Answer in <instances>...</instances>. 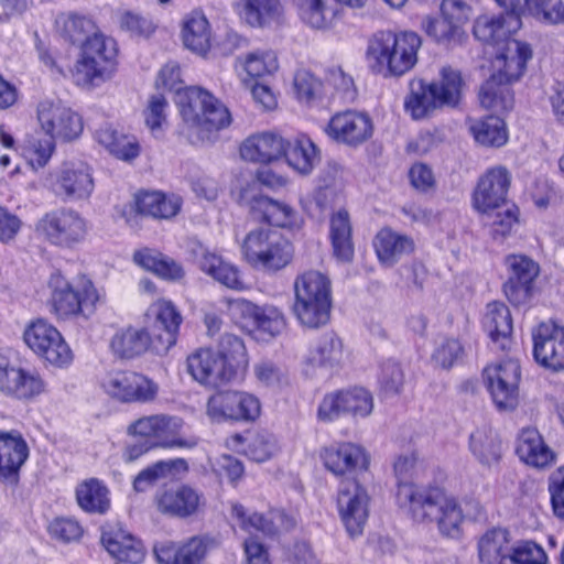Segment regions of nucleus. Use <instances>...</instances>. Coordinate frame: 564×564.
<instances>
[{
	"label": "nucleus",
	"mask_w": 564,
	"mask_h": 564,
	"mask_svg": "<svg viewBox=\"0 0 564 564\" xmlns=\"http://www.w3.org/2000/svg\"><path fill=\"white\" fill-rule=\"evenodd\" d=\"M133 260L141 268L152 271L165 280L177 281L184 276V270L181 264L155 250H139L133 254Z\"/></svg>",
	"instance_id": "obj_51"
},
{
	"label": "nucleus",
	"mask_w": 564,
	"mask_h": 564,
	"mask_svg": "<svg viewBox=\"0 0 564 564\" xmlns=\"http://www.w3.org/2000/svg\"><path fill=\"white\" fill-rule=\"evenodd\" d=\"M231 516L239 528L249 533H262L273 535L280 527L289 529L291 524L284 523V516L279 511H272L268 516L258 512H248L240 503H232Z\"/></svg>",
	"instance_id": "obj_41"
},
{
	"label": "nucleus",
	"mask_w": 564,
	"mask_h": 564,
	"mask_svg": "<svg viewBox=\"0 0 564 564\" xmlns=\"http://www.w3.org/2000/svg\"><path fill=\"white\" fill-rule=\"evenodd\" d=\"M240 252L242 260L253 270L275 274L292 263L295 248L280 231L257 228L245 236Z\"/></svg>",
	"instance_id": "obj_5"
},
{
	"label": "nucleus",
	"mask_w": 564,
	"mask_h": 564,
	"mask_svg": "<svg viewBox=\"0 0 564 564\" xmlns=\"http://www.w3.org/2000/svg\"><path fill=\"white\" fill-rule=\"evenodd\" d=\"M109 347L117 358L133 359L148 349L153 351V337L145 328L128 326L113 334Z\"/></svg>",
	"instance_id": "obj_40"
},
{
	"label": "nucleus",
	"mask_w": 564,
	"mask_h": 564,
	"mask_svg": "<svg viewBox=\"0 0 564 564\" xmlns=\"http://www.w3.org/2000/svg\"><path fill=\"white\" fill-rule=\"evenodd\" d=\"M379 391L384 397L401 393L405 375L402 365L394 359H387L380 364L378 372Z\"/></svg>",
	"instance_id": "obj_60"
},
{
	"label": "nucleus",
	"mask_w": 564,
	"mask_h": 564,
	"mask_svg": "<svg viewBox=\"0 0 564 564\" xmlns=\"http://www.w3.org/2000/svg\"><path fill=\"white\" fill-rule=\"evenodd\" d=\"M39 239L63 249H73L85 241L87 219L73 208H57L44 214L35 224Z\"/></svg>",
	"instance_id": "obj_12"
},
{
	"label": "nucleus",
	"mask_w": 564,
	"mask_h": 564,
	"mask_svg": "<svg viewBox=\"0 0 564 564\" xmlns=\"http://www.w3.org/2000/svg\"><path fill=\"white\" fill-rule=\"evenodd\" d=\"M251 208L259 213L264 221L275 227L294 229L302 225V218L293 207L268 196L254 198Z\"/></svg>",
	"instance_id": "obj_44"
},
{
	"label": "nucleus",
	"mask_w": 564,
	"mask_h": 564,
	"mask_svg": "<svg viewBox=\"0 0 564 564\" xmlns=\"http://www.w3.org/2000/svg\"><path fill=\"white\" fill-rule=\"evenodd\" d=\"M486 55H494V74L487 79L479 93L480 105L489 110L506 112L513 108L514 98L510 85L524 73L532 57L529 44L517 37H484Z\"/></svg>",
	"instance_id": "obj_2"
},
{
	"label": "nucleus",
	"mask_w": 564,
	"mask_h": 564,
	"mask_svg": "<svg viewBox=\"0 0 564 564\" xmlns=\"http://www.w3.org/2000/svg\"><path fill=\"white\" fill-rule=\"evenodd\" d=\"M505 9L499 14L484 13L473 23V35H516L522 26L523 0H496Z\"/></svg>",
	"instance_id": "obj_29"
},
{
	"label": "nucleus",
	"mask_w": 564,
	"mask_h": 564,
	"mask_svg": "<svg viewBox=\"0 0 564 564\" xmlns=\"http://www.w3.org/2000/svg\"><path fill=\"white\" fill-rule=\"evenodd\" d=\"M516 453L521 462L539 469L550 467L556 460V454L534 427H525L520 431Z\"/></svg>",
	"instance_id": "obj_35"
},
{
	"label": "nucleus",
	"mask_w": 564,
	"mask_h": 564,
	"mask_svg": "<svg viewBox=\"0 0 564 564\" xmlns=\"http://www.w3.org/2000/svg\"><path fill=\"white\" fill-rule=\"evenodd\" d=\"M373 410V397L362 387H352L326 394L319 406L318 417L322 421L332 422L343 415L355 419H364Z\"/></svg>",
	"instance_id": "obj_20"
},
{
	"label": "nucleus",
	"mask_w": 564,
	"mask_h": 564,
	"mask_svg": "<svg viewBox=\"0 0 564 564\" xmlns=\"http://www.w3.org/2000/svg\"><path fill=\"white\" fill-rule=\"evenodd\" d=\"M373 248L379 261L391 267L414 250V241L409 236L382 228L375 237Z\"/></svg>",
	"instance_id": "obj_42"
},
{
	"label": "nucleus",
	"mask_w": 564,
	"mask_h": 564,
	"mask_svg": "<svg viewBox=\"0 0 564 564\" xmlns=\"http://www.w3.org/2000/svg\"><path fill=\"white\" fill-rule=\"evenodd\" d=\"M468 129L475 141L484 147L500 148L508 141L505 121L497 116L468 119Z\"/></svg>",
	"instance_id": "obj_50"
},
{
	"label": "nucleus",
	"mask_w": 564,
	"mask_h": 564,
	"mask_svg": "<svg viewBox=\"0 0 564 564\" xmlns=\"http://www.w3.org/2000/svg\"><path fill=\"white\" fill-rule=\"evenodd\" d=\"M482 326L492 341L506 348L512 333V318L509 307L499 301L488 303L482 317Z\"/></svg>",
	"instance_id": "obj_45"
},
{
	"label": "nucleus",
	"mask_w": 564,
	"mask_h": 564,
	"mask_svg": "<svg viewBox=\"0 0 564 564\" xmlns=\"http://www.w3.org/2000/svg\"><path fill=\"white\" fill-rule=\"evenodd\" d=\"M288 164L301 174H308L318 162V151L313 141L305 134H300L292 141H285L283 153Z\"/></svg>",
	"instance_id": "obj_49"
},
{
	"label": "nucleus",
	"mask_w": 564,
	"mask_h": 564,
	"mask_svg": "<svg viewBox=\"0 0 564 564\" xmlns=\"http://www.w3.org/2000/svg\"><path fill=\"white\" fill-rule=\"evenodd\" d=\"M94 140L110 155L123 162H132L141 153V144L135 135L119 131L110 123L97 128Z\"/></svg>",
	"instance_id": "obj_36"
},
{
	"label": "nucleus",
	"mask_w": 564,
	"mask_h": 564,
	"mask_svg": "<svg viewBox=\"0 0 564 564\" xmlns=\"http://www.w3.org/2000/svg\"><path fill=\"white\" fill-rule=\"evenodd\" d=\"M321 457L325 468L337 477L366 471L370 465L368 452L351 442L325 447Z\"/></svg>",
	"instance_id": "obj_28"
},
{
	"label": "nucleus",
	"mask_w": 564,
	"mask_h": 564,
	"mask_svg": "<svg viewBox=\"0 0 564 564\" xmlns=\"http://www.w3.org/2000/svg\"><path fill=\"white\" fill-rule=\"evenodd\" d=\"M300 19L316 30L326 29L337 15V9L327 0H293Z\"/></svg>",
	"instance_id": "obj_54"
},
{
	"label": "nucleus",
	"mask_w": 564,
	"mask_h": 564,
	"mask_svg": "<svg viewBox=\"0 0 564 564\" xmlns=\"http://www.w3.org/2000/svg\"><path fill=\"white\" fill-rule=\"evenodd\" d=\"M394 474L398 479L397 502L399 503V492L402 487L409 486L416 489L420 494H426L430 488L419 487L412 482L421 469V463L414 452L400 455L394 463Z\"/></svg>",
	"instance_id": "obj_62"
},
{
	"label": "nucleus",
	"mask_w": 564,
	"mask_h": 564,
	"mask_svg": "<svg viewBox=\"0 0 564 564\" xmlns=\"http://www.w3.org/2000/svg\"><path fill=\"white\" fill-rule=\"evenodd\" d=\"M285 140L276 132L262 131L249 135L239 148L240 156L248 162L269 164L283 156Z\"/></svg>",
	"instance_id": "obj_34"
},
{
	"label": "nucleus",
	"mask_w": 564,
	"mask_h": 564,
	"mask_svg": "<svg viewBox=\"0 0 564 564\" xmlns=\"http://www.w3.org/2000/svg\"><path fill=\"white\" fill-rule=\"evenodd\" d=\"M48 289L50 304L59 318L84 314L85 311L91 313L104 299V292L87 276L69 282L59 272H54L48 279Z\"/></svg>",
	"instance_id": "obj_10"
},
{
	"label": "nucleus",
	"mask_w": 564,
	"mask_h": 564,
	"mask_svg": "<svg viewBox=\"0 0 564 564\" xmlns=\"http://www.w3.org/2000/svg\"><path fill=\"white\" fill-rule=\"evenodd\" d=\"M399 506L406 509L416 521H433L438 523L440 531L451 538L460 533L463 513L452 496L438 487H431L426 494L404 486L399 492Z\"/></svg>",
	"instance_id": "obj_4"
},
{
	"label": "nucleus",
	"mask_w": 564,
	"mask_h": 564,
	"mask_svg": "<svg viewBox=\"0 0 564 564\" xmlns=\"http://www.w3.org/2000/svg\"><path fill=\"white\" fill-rule=\"evenodd\" d=\"M544 550L534 542H522L501 558L500 564H546Z\"/></svg>",
	"instance_id": "obj_63"
},
{
	"label": "nucleus",
	"mask_w": 564,
	"mask_h": 564,
	"mask_svg": "<svg viewBox=\"0 0 564 564\" xmlns=\"http://www.w3.org/2000/svg\"><path fill=\"white\" fill-rule=\"evenodd\" d=\"M509 539L508 532L501 529H494L486 532L478 542L479 558L482 563L494 564L501 562L503 556H508Z\"/></svg>",
	"instance_id": "obj_58"
},
{
	"label": "nucleus",
	"mask_w": 564,
	"mask_h": 564,
	"mask_svg": "<svg viewBox=\"0 0 564 564\" xmlns=\"http://www.w3.org/2000/svg\"><path fill=\"white\" fill-rule=\"evenodd\" d=\"M370 496L357 480L341 481L337 491L339 519L351 539L364 533L369 517Z\"/></svg>",
	"instance_id": "obj_19"
},
{
	"label": "nucleus",
	"mask_w": 564,
	"mask_h": 564,
	"mask_svg": "<svg viewBox=\"0 0 564 564\" xmlns=\"http://www.w3.org/2000/svg\"><path fill=\"white\" fill-rule=\"evenodd\" d=\"M469 449L482 466L491 467L501 458V442L497 433L487 426L479 427L470 434Z\"/></svg>",
	"instance_id": "obj_48"
},
{
	"label": "nucleus",
	"mask_w": 564,
	"mask_h": 564,
	"mask_svg": "<svg viewBox=\"0 0 564 564\" xmlns=\"http://www.w3.org/2000/svg\"><path fill=\"white\" fill-rule=\"evenodd\" d=\"M55 140L47 134L34 133L28 135L20 145L21 156L33 169H43L55 152Z\"/></svg>",
	"instance_id": "obj_52"
},
{
	"label": "nucleus",
	"mask_w": 564,
	"mask_h": 564,
	"mask_svg": "<svg viewBox=\"0 0 564 564\" xmlns=\"http://www.w3.org/2000/svg\"><path fill=\"white\" fill-rule=\"evenodd\" d=\"M192 254L198 268L215 281L232 290L245 289L240 271L231 262L224 260L219 254L210 251L202 243L193 247Z\"/></svg>",
	"instance_id": "obj_33"
},
{
	"label": "nucleus",
	"mask_w": 564,
	"mask_h": 564,
	"mask_svg": "<svg viewBox=\"0 0 564 564\" xmlns=\"http://www.w3.org/2000/svg\"><path fill=\"white\" fill-rule=\"evenodd\" d=\"M510 276L503 290L509 301L516 305L527 302L532 294V284L539 274V265L522 254H512L506 259Z\"/></svg>",
	"instance_id": "obj_30"
},
{
	"label": "nucleus",
	"mask_w": 564,
	"mask_h": 564,
	"mask_svg": "<svg viewBox=\"0 0 564 564\" xmlns=\"http://www.w3.org/2000/svg\"><path fill=\"white\" fill-rule=\"evenodd\" d=\"M330 310L332 288L326 275L310 270L296 276L292 313L301 326L312 329L324 326Z\"/></svg>",
	"instance_id": "obj_7"
},
{
	"label": "nucleus",
	"mask_w": 564,
	"mask_h": 564,
	"mask_svg": "<svg viewBox=\"0 0 564 564\" xmlns=\"http://www.w3.org/2000/svg\"><path fill=\"white\" fill-rule=\"evenodd\" d=\"M325 132L338 143L358 147L371 138L373 124L366 112L346 110L330 118Z\"/></svg>",
	"instance_id": "obj_25"
},
{
	"label": "nucleus",
	"mask_w": 564,
	"mask_h": 564,
	"mask_svg": "<svg viewBox=\"0 0 564 564\" xmlns=\"http://www.w3.org/2000/svg\"><path fill=\"white\" fill-rule=\"evenodd\" d=\"M249 366L243 340L234 334H224L217 350L202 348L187 357V370L198 383L219 388L241 378Z\"/></svg>",
	"instance_id": "obj_3"
},
{
	"label": "nucleus",
	"mask_w": 564,
	"mask_h": 564,
	"mask_svg": "<svg viewBox=\"0 0 564 564\" xmlns=\"http://www.w3.org/2000/svg\"><path fill=\"white\" fill-rule=\"evenodd\" d=\"M484 380L491 399L499 410H513L519 402L521 370L518 360L509 358L488 365Z\"/></svg>",
	"instance_id": "obj_18"
},
{
	"label": "nucleus",
	"mask_w": 564,
	"mask_h": 564,
	"mask_svg": "<svg viewBox=\"0 0 564 564\" xmlns=\"http://www.w3.org/2000/svg\"><path fill=\"white\" fill-rule=\"evenodd\" d=\"M330 239L334 254L341 261H349L354 254L351 226L348 213L338 210L330 218Z\"/></svg>",
	"instance_id": "obj_53"
},
{
	"label": "nucleus",
	"mask_w": 564,
	"mask_h": 564,
	"mask_svg": "<svg viewBox=\"0 0 564 564\" xmlns=\"http://www.w3.org/2000/svg\"><path fill=\"white\" fill-rule=\"evenodd\" d=\"M217 545L214 536L196 535L183 543L159 542L154 545V554L160 564H202Z\"/></svg>",
	"instance_id": "obj_23"
},
{
	"label": "nucleus",
	"mask_w": 564,
	"mask_h": 564,
	"mask_svg": "<svg viewBox=\"0 0 564 564\" xmlns=\"http://www.w3.org/2000/svg\"><path fill=\"white\" fill-rule=\"evenodd\" d=\"M473 9L463 0L440 3V15H424L420 20L426 35H465Z\"/></svg>",
	"instance_id": "obj_24"
},
{
	"label": "nucleus",
	"mask_w": 564,
	"mask_h": 564,
	"mask_svg": "<svg viewBox=\"0 0 564 564\" xmlns=\"http://www.w3.org/2000/svg\"><path fill=\"white\" fill-rule=\"evenodd\" d=\"M438 82L431 84L423 79L410 82L404 109L413 119H423L438 108L458 105L463 86L460 73L452 67H443Z\"/></svg>",
	"instance_id": "obj_6"
},
{
	"label": "nucleus",
	"mask_w": 564,
	"mask_h": 564,
	"mask_svg": "<svg viewBox=\"0 0 564 564\" xmlns=\"http://www.w3.org/2000/svg\"><path fill=\"white\" fill-rule=\"evenodd\" d=\"M101 543L119 562L139 564L145 555L142 542L122 528L105 530L101 534Z\"/></svg>",
	"instance_id": "obj_38"
},
{
	"label": "nucleus",
	"mask_w": 564,
	"mask_h": 564,
	"mask_svg": "<svg viewBox=\"0 0 564 564\" xmlns=\"http://www.w3.org/2000/svg\"><path fill=\"white\" fill-rule=\"evenodd\" d=\"M45 184L62 202H82L95 191L93 167L82 161H66L48 173Z\"/></svg>",
	"instance_id": "obj_14"
},
{
	"label": "nucleus",
	"mask_w": 564,
	"mask_h": 564,
	"mask_svg": "<svg viewBox=\"0 0 564 564\" xmlns=\"http://www.w3.org/2000/svg\"><path fill=\"white\" fill-rule=\"evenodd\" d=\"M511 182L510 172L501 165L488 169L478 180L473 192V206L482 214L501 209L507 203Z\"/></svg>",
	"instance_id": "obj_22"
},
{
	"label": "nucleus",
	"mask_w": 564,
	"mask_h": 564,
	"mask_svg": "<svg viewBox=\"0 0 564 564\" xmlns=\"http://www.w3.org/2000/svg\"><path fill=\"white\" fill-rule=\"evenodd\" d=\"M279 66L278 55L273 50H254L235 61V70L243 86H250L257 78L274 75Z\"/></svg>",
	"instance_id": "obj_37"
},
{
	"label": "nucleus",
	"mask_w": 564,
	"mask_h": 564,
	"mask_svg": "<svg viewBox=\"0 0 564 564\" xmlns=\"http://www.w3.org/2000/svg\"><path fill=\"white\" fill-rule=\"evenodd\" d=\"M37 121L42 131L54 140L72 141L84 129L82 117L61 101H41L37 106Z\"/></svg>",
	"instance_id": "obj_21"
},
{
	"label": "nucleus",
	"mask_w": 564,
	"mask_h": 564,
	"mask_svg": "<svg viewBox=\"0 0 564 564\" xmlns=\"http://www.w3.org/2000/svg\"><path fill=\"white\" fill-rule=\"evenodd\" d=\"M154 316L152 325L153 352L165 355L176 344L183 317L176 306L169 300H158L149 307Z\"/></svg>",
	"instance_id": "obj_27"
},
{
	"label": "nucleus",
	"mask_w": 564,
	"mask_h": 564,
	"mask_svg": "<svg viewBox=\"0 0 564 564\" xmlns=\"http://www.w3.org/2000/svg\"><path fill=\"white\" fill-rule=\"evenodd\" d=\"M293 86L296 98L301 104L314 107L323 99L324 85L308 70H297L294 76Z\"/></svg>",
	"instance_id": "obj_59"
},
{
	"label": "nucleus",
	"mask_w": 564,
	"mask_h": 564,
	"mask_svg": "<svg viewBox=\"0 0 564 564\" xmlns=\"http://www.w3.org/2000/svg\"><path fill=\"white\" fill-rule=\"evenodd\" d=\"M117 55L118 44L115 37H86L70 69L74 83L83 88L101 86L112 77Z\"/></svg>",
	"instance_id": "obj_9"
},
{
	"label": "nucleus",
	"mask_w": 564,
	"mask_h": 564,
	"mask_svg": "<svg viewBox=\"0 0 564 564\" xmlns=\"http://www.w3.org/2000/svg\"><path fill=\"white\" fill-rule=\"evenodd\" d=\"M181 207L182 198L176 194L145 192L137 196L138 212L153 218H172L180 213Z\"/></svg>",
	"instance_id": "obj_46"
},
{
	"label": "nucleus",
	"mask_w": 564,
	"mask_h": 564,
	"mask_svg": "<svg viewBox=\"0 0 564 564\" xmlns=\"http://www.w3.org/2000/svg\"><path fill=\"white\" fill-rule=\"evenodd\" d=\"M155 85L158 89L175 91V104L184 121L183 133L192 143L210 140L215 132L230 124L228 108L213 94L196 86L182 87L176 63L161 68Z\"/></svg>",
	"instance_id": "obj_1"
},
{
	"label": "nucleus",
	"mask_w": 564,
	"mask_h": 564,
	"mask_svg": "<svg viewBox=\"0 0 564 564\" xmlns=\"http://www.w3.org/2000/svg\"><path fill=\"white\" fill-rule=\"evenodd\" d=\"M47 382L33 367L0 362V394L22 403H31L46 393Z\"/></svg>",
	"instance_id": "obj_17"
},
{
	"label": "nucleus",
	"mask_w": 564,
	"mask_h": 564,
	"mask_svg": "<svg viewBox=\"0 0 564 564\" xmlns=\"http://www.w3.org/2000/svg\"><path fill=\"white\" fill-rule=\"evenodd\" d=\"M184 422L176 416L164 414L149 415L135 420L128 426V434L142 437L153 447L193 448L197 445L195 436H183Z\"/></svg>",
	"instance_id": "obj_13"
},
{
	"label": "nucleus",
	"mask_w": 564,
	"mask_h": 564,
	"mask_svg": "<svg viewBox=\"0 0 564 564\" xmlns=\"http://www.w3.org/2000/svg\"><path fill=\"white\" fill-rule=\"evenodd\" d=\"M184 46L194 54L203 57L229 55L234 45L229 37H182Z\"/></svg>",
	"instance_id": "obj_61"
},
{
	"label": "nucleus",
	"mask_w": 564,
	"mask_h": 564,
	"mask_svg": "<svg viewBox=\"0 0 564 564\" xmlns=\"http://www.w3.org/2000/svg\"><path fill=\"white\" fill-rule=\"evenodd\" d=\"M421 37H372L366 51L368 68L383 78L401 77L417 62Z\"/></svg>",
	"instance_id": "obj_8"
},
{
	"label": "nucleus",
	"mask_w": 564,
	"mask_h": 564,
	"mask_svg": "<svg viewBox=\"0 0 564 564\" xmlns=\"http://www.w3.org/2000/svg\"><path fill=\"white\" fill-rule=\"evenodd\" d=\"M228 312L235 323L259 340L273 339L286 328V317L274 304L258 305L239 297L228 302Z\"/></svg>",
	"instance_id": "obj_11"
},
{
	"label": "nucleus",
	"mask_w": 564,
	"mask_h": 564,
	"mask_svg": "<svg viewBox=\"0 0 564 564\" xmlns=\"http://www.w3.org/2000/svg\"><path fill=\"white\" fill-rule=\"evenodd\" d=\"M235 421L253 422L261 413L260 400L252 393L232 390Z\"/></svg>",
	"instance_id": "obj_64"
},
{
	"label": "nucleus",
	"mask_w": 564,
	"mask_h": 564,
	"mask_svg": "<svg viewBox=\"0 0 564 564\" xmlns=\"http://www.w3.org/2000/svg\"><path fill=\"white\" fill-rule=\"evenodd\" d=\"M28 347L41 359L56 368H67L74 354L59 330L44 319H36L24 330Z\"/></svg>",
	"instance_id": "obj_15"
},
{
	"label": "nucleus",
	"mask_w": 564,
	"mask_h": 564,
	"mask_svg": "<svg viewBox=\"0 0 564 564\" xmlns=\"http://www.w3.org/2000/svg\"><path fill=\"white\" fill-rule=\"evenodd\" d=\"M101 389L121 403H150L159 394L160 386L153 379L130 370H111L101 379Z\"/></svg>",
	"instance_id": "obj_16"
},
{
	"label": "nucleus",
	"mask_w": 564,
	"mask_h": 564,
	"mask_svg": "<svg viewBox=\"0 0 564 564\" xmlns=\"http://www.w3.org/2000/svg\"><path fill=\"white\" fill-rule=\"evenodd\" d=\"M282 6L280 0H245L243 19L253 28H261L271 20L280 18Z\"/></svg>",
	"instance_id": "obj_57"
},
{
	"label": "nucleus",
	"mask_w": 564,
	"mask_h": 564,
	"mask_svg": "<svg viewBox=\"0 0 564 564\" xmlns=\"http://www.w3.org/2000/svg\"><path fill=\"white\" fill-rule=\"evenodd\" d=\"M226 446L243 453L251 460L262 463L272 458L279 451L276 437L267 431L256 432L243 438L240 434L226 440Z\"/></svg>",
	"instance_id": "obj_39"
},
{
	"label": "nucleus",
	"mask_w": 564,
	"mask_h": 564,
	"mask_svg": "<svg viewBox=\"0 0 564 564\" xmlns=\"http://www.w3.org/2000/svg\"><path fill=\"white\" fill-rule=\"evenodd\" d=\"M80 508L87 512L104 513L108 510L110 500L107 487L97 479H89L76 489Z\"/></svg>",
	"instance_id": "obj_55"
},
{
	"label": "nucleus",
	"mask_w": 564,
	"mask_h": 564,
	"mask_svg": "<svg viewBox=\"0 0 564 564\" xmlns=\"http://www.w3.org/2000/svg\"><path fill=\"white\" fill-rule=\"evenodd\" d=\"M343 343L333 332L323 334L312 344L306 356V364L313 368L330 371L343 360Z\"/></svg>",
	"instance_id": "obj_43"
},
{
	"label": "nucleus",
	"mask_w": 564,
	"mask_h": 564,
	"mask_svg": "<svg viewBox=\"0 0 564 564\" xmlns=\"http://www.w3.org/2000/svg\"><path fill=\"white\" fill-rule=\"evenodd\" d=\"M204 502V496L187 485L164 488L155 496V503L161 513L180 519L196 514Z\"/></svg>",
	"instance_id": "obj_32"
},
{
	"label": "nucleus",
	"mask_w": 564,
	"mask_h": 564,
	"mask_svg": "<svg viewBox=\"0 0 564 564\" xmlns=\"http://www.w3.org/2000/svg\"><path fill=\"white\" fill-rule=\"evenodd\" d=\"M53 30L56 35H104L96 19L78 11H61L55 14Z\"/></svg>",
	"instance_id": "obj_47"
},
{
	"label": "nucleus",
	"mask_w": 564,
	"mask_h": 564,
	"mask_svg": "<svg viewBox=\"0 0 564 564\" xmlns=\"http://www.w3.org/2000/svg\"><path fill=\"white\" fill-rule=\"evenodd\" d=\"M535 360L552 370L564 369V325L554 321L541 323L533 332Z\"/></svg>",
	"instance_id": "obj_26"
},
{
	"label": "nucleus",
	"mask_w": 564,
	"mask_h": 564,
	"mask_svg": "<svg viewBox=\"0 0 564 564\" xmlns=\"http://www.w3.org/2000/svg\"><path fill=\"white\" fill-rule=\"evenodd\" d=\"M29 455V445L18 430H0V481L15 484Z\"/></svg>",
	"instance_id": "obj_31"
},
{
	"label": "nucleus",
	"mask_w": 564,
	"mask_h": 564,
	"mask_svg": "<svg viewBox=\"0 0 564 564\" xmlns=\"http://www.w3.org/2000/svg\"><path fill=\"white\" fill-rule=\"evenodd\" d=\"M69 42L67 37H37L36 50L42 63L48 68L63 72V62L69 55Z\"/></svg>",
	"instance_id": "obj_56"
}]
</instances>
